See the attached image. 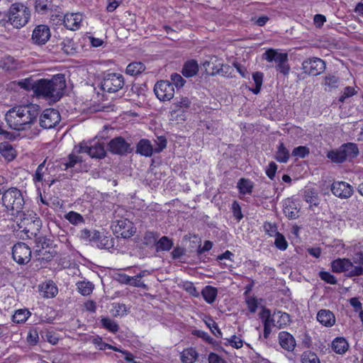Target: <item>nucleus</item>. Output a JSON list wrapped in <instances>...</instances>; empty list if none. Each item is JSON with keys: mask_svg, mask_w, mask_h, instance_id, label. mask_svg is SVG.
<instances>
[{"mask_svg": "<svg viewBox=\"0 0 363 363\" xmlns=\"http://www.w3.org/2000/svg\"><path fill=\"white\" fill-rule=\"evenodd\" d=\"M40 111V106L37 104L17 106L7 111L5 120L11 129L25 130L36 121Z\"/></svg>", "mask_w": 363, "mask_h": 363, "instance_id": "f257e3e1", "label": "nucleus"}, {"mask_svg": "<svg viewBox=\"0 0 363 363\" xmlns=\"http://www.w3.org/2000/svg\"><path fill=\"white\" fill-rule=\"evenodd\" d=\"M2 204L8 211H11L12 215L16 214L21 218L19 228L24 225H35L38 230L41 227V220L38 218H28L27 215L22 211L25 201L21 191L15 187L9 188L2 193Z\"/></svg>", "mask_w": 363, "mask_h": 363, "instance_id": "f03ea898", "label": "nucleus"}, {"mask_svg": "<svg viewBox=\"0 0 363 363\" xmlns=\"http://www.w3.org/2000/svg\"><path fill=\"white\" fill-rule=\"evenodd\" d=\"M35 87V95L37 97L50 100L52 102L58 101L62 96L66 87L65 75L58 74L53 76L50 79H38Z\"/></svg>", "mask_w": 363, "mask_h": 363, "instance_id": "7ed1b4c3", "label": "nucleus"}, {"mask_svg": "<svg viewBox=\"0 0 363 363\" xmlns=\"http://www.w3.org/2000/svg\"><path fill=\"white\" fill-rule=\"evenodd\" d=\"M40 228V227L39 228ZM40 229L37 230L35 225H27L23 230V232L27 234L28 237H30L28 233H30L31 235H34L35 237V253L36 255L38 256V259H43L45 261H50L54 257L53 252H48V255L47 257H45V254L44 253V250L47 248H50L52 245V240L46 237L39 235L37 236V233L35 231H39Z\"/></svg>", "mask_w": 363, "mask_h": 363, "instance_id": "20e7f679", "label": "nucleus"}, {"mask_svg": "<svg viewBox=\"0 0 363 363\" xmlns=\"http://www.w3.org/2000/svg\"><path fill=\"white\" fill-rule=\"evenodd\" d=\"M7 22L13 28H21L26 26L30 18V9L21 4H13L9 9Z\"/></svg>", "mask_w": 363, "mask_h": 363, "instance_id": "39448f33", "label": "nucleus"}, {"mask_svg": "<svg viewBox=\"0 0 363 363\" xmlns=\"http://www.w3.org/2000/svg\"><path fill=\"white\" fill-rule=\"evenodd\" d=\"M263 57L268 62L276 63L275 69L277 72L286 76L290 71V66L288 63L289 57L286 52H279L277 50L268 49L263 54Z\"/></svg>", "mask_w": 363, "mask_h": 363, "instance_id": "423d86ee", "label": "nucleus"}, {"mask_svg": "<svg viewBox=\"0 0 363 363\" xmlns=\"http://www.w3.org/2000/svg\"><path fill=\"white\" fill-rule=\"evenodd\" d=\"M35 12L40 15H50V20L55 21V18L62 20V12L61 8L54 3L53 0H33Z\"/></svg>", "mask_w": 363, "mask_h": 363, "instance_id": "0eeeda50", "label": "nucleus"}, {"mask_svg": "<svg viewBox=\"0 0 363 363\" xmlns=\"http://www.w3.org/2000/svg\"><path fill=\"white\" fill-rule=\"evenodd\" d=\"M331 267L333 272H345L349 277H357L363 274L362 267H354L353 262L347 258H338L331 262Z\"/></svg>", "mask_w": 363, "mask_h": 363, "instance_id": "6e6552de", "label": "nucleus"}, {"mask_svg": "<svg viewBox=\"0 0 363 363\" xmlns=\"http://www.w3.org/2000/svg\"><path fill=\"white\" fill-rule=\"evenodd\" d=\"M124 77L118 73H108L105 75L101 84V89L108 93H116L124 86Z\"/></svg>", "mask_w": 363, "mask_h": 363, "instance_id": "1a4fd4ad", "label": "nucleus"}, {"mask_svg": "<svg viewBox=\"0 0 363 363\" xmlns=\"http://www.w3.org/2000/svg\"><path fill=\"white\" fill-rule=\"evenodd\" d=\"M263 302L264 300L262 298L257 299L255 297H251V313H255L259 306L261 307L259 316L264 325V337L267 339L271 333L269 328L271 313L269 309L263 306Z\"/></svg>", "mask_w": 363, "mask_h": 363, "instance_id": "9d476101", "label": "nucleus"}, {"mask_svg": "<svg viewBox=\"0 0 363 363\" xmlns=\"http://www.w3.org/2000/svg\"><path fill=\"white\" fill-rule=\"evenodd\" d=\"M303 73L311 76H318L325 69V62L319 57H311L302 62Z\"/></svg>", "mask_w": 363, "mask_h": 363, "instance_id": "9b49d317", "label": "nucleus"}, {"mask_svg": "<svg viewBox=\"0 0 363 363\" xmlns=\"http://www.w3.org/2000/svg\"><path fill=\"white\" fill-rule=\"evenodd\" d=\"M154 92L159 100L169 101L174 97V88L170 81L161 80L155 84Z\"/></svg>", "mask_w": 363, "mask_h": 363, "instance_id": "f8f14e48", "label": "nucleus"}, {"mask_svg": "<svg viewBox=\"0 0 363 363\" xmlns=\"http://www.w3.org/2000/svg\"><path fill=\"white\" fill-rule=\"evenodd\" d=\"M61 120L59 111L54 108H47L40 116V125L45 129H50L57 125Z\"/></svg>", "mask_w": 363, "mask_h": 363, "instance_id": "ddd939ff", "label": "nucleus"}, {"mask_svg": "<svg viewBox=\"0 0 363 363\" xmlns=\"http://www.w3.org/2000/svg\"><path fill=\"white\" fill-rule=\"evenodd\" d=\"M113 228V230L117 235V237L125 239L132 237L136 232L134 224L127 218L116 220Z\"/></svg>", "mask_w": 363, "mask_h": 363, "instance_id": "4468645a", "label": "nucleus"}, {"mask_svg": "<svg viewBox=\"0 0 363 363\" xmlns=\"http://www.w3.org/2000/svg\"><path fill=\"white\" fill-rule=\"evenodd\" d=\"M12 257L18 264H26L30 260L31 250L26 243L18 242L12 248Z\"/></svg>", "mask_w": 363, "mask_h": 363, "instance_id": "2eb2a0df", "label": "nucleus"}, {"mask_svg": "<svg viewBox=\"0 0 363 363\" xmlns=\"http://www.w3.org/2000/svg\"><path fill=\"white\" fill-rule=\"evenodd\" d=\"M108 150L114 155H126L132 152L133 147L123 137L118 136L109 141Z\"/></svg>", "mask_w": 363, "mask_h": 363, "instance_id": "dca6fc26", "label": "nucleus"}, {"mask_svg": "<svg viewBox=\"0 0 363 363\" xmlns=\"http://www.w3.org/2000/svg\"><path fill=\"white\" fill-rule=\"evenodd\" d=\"M202 66L205 69V72L211 76L216 74L224 76L226 72H224L223 68H228V66L223 65L216 56L209 57L208 60L203 62Z\"/></svg>", "mask_w": 363, "mask_h": 363, "instance_id": "f3484780", "label": "nucleus"}, {"mask_svg": "<svg viewBox=\"0 0 363 363\" xmlns=\"http://www.w3.org/2000/svg\"><path fill=\"white\" fill-rule=\"evenodd\" d=\"M333 194L340 199H345L353 194V187L348 183L342 181H335L330 186Z\"/></svg>", "mask_w": 363, "mask_h": 363, "instance_id": "a211bd4d", "label": "nucleus"}, {"mask_svg": "<svg viewBox=\"0 0 363 363\" xmlns=\"http://www.w3.org/2000/svg\"><path fill=\"white\" fill-rule=\"evenodd\" d=\"M50 37V29L46 25H38L33 30L32 40L35 45H45Z\"/></svg>", "mask_w": 363, "mask_h": 363, "instance_id": "6ab92c4d", "label": "nucleus"}, {"mask_svg": "<svg viewBox=\"0 0 363 363\" xmlns=\"http://www.w3.org/2000/svg\"><path fill=\"white\" fill-rule=\"evenodd\" d=\"M57 20V23L60 21H63L65 26L72 30H77L80 23L82 21V16L79 13H67L65 15L62 14V20L59 18H56Z\"/></svg>", "mask_w": 363, "mask_h": 363, "instance_id": "aec40b11", "label": "nucleus"}, {"mask_svg": "<svg viewBox=\"0 0 363 363\" xmlns=\"http://www.w3.org/2000/svg\"><path fill=\"white\" fill-rule=\"evenodd\" d=\"M279 342L285 350L293 351L296 347V340L292 335L286 331H281L279 334Z\"/></svg>", "mask_w": 363, "mask_h": 363, "instance_id": "412c9836", "label": "nucleus"}, {"mask_svg": "<svg viewBox=\"0 0 363 363\" xmlns=\"http://www.w3.org/2000/svg\"><path fill=\"white\" fill-rule=\"evenodd\" d=\"M155 152L151 142L148 139H141L136 145L135 153L142 156L151 157Z\"/></svg>", "mask_w": 363, "mask_h": 363, "instance_id": "4be33fe9", "label": "nucleus"}, {"mask_svg": "<svg viewBox=\"0 0 363 363\" xmlns=\"http://www.w3.org/2000/svg\"><path fill=\"white\" fill-rule=\"evenodd\" d=\"M340 148L343 152V155H345V161L347 160L350 161L357 157L359 154L357 145L354 143H344L340 146Z\"/></svg>", "mask_w": 363, "mask_h": 363, "instance_id": "5701e85b", "label": "nucleus"}, {"mask_svg": "<svg viewBox=\"0 0 363 363\" xmlns=\"http://www.w3.org/2000/svg\"><path fill=\"white\" fill-rule=\"evenodd\" d=\"M317 320L326 327H331L335 323L334 314L329 310L322 309L317 314Z\"/></svg>", "mask_w": 363, "mask_h": 363, "instance_id": "b1692460", "label": "nucleus"}, {"mask_svg": "<svg viewBox=\"0 0 363 363\" xmlns=\"http://www.w3.org/2000/svg\"><path fill=\"white\" fill-rule=\"evenodd\" d=\"M57 48L55 52L62 50L66 55H72L76 52V47L72 39H64L56 45Z\"/></svg>", "mask_w": 363, "mask_h": 363, "instance_id": "393cba45", "label": "nucleus"}, {"mask_svg": "<svg viewBox=\"0 0 363 363\" xmlns=\"http://www.w3.org/2000/svg\"><path fill=\"white\" fill-rule=\"evenodd\" d=\"M199 72V65L196 60H191L186 62L183 66L182 73L185 77H192Z\"/></svg>", "mask_w": 363, "mask_h": 363, "instance_id": "a878e982", "label": "nucleus"}, {"mask_svg": "<svg viewBox=\"0 0 363 363\" xmlns=\"http://www.w3.org/2000/svg\"><path fill=\"white\" fill-rule=\"evenodd\" d=\"M349 345L343 337H336L332 342V348L337 354H344L348 350Z\"/></svg>", "mask_w": 363, "mask_h": 363, "instance_id": "bb28decb", "label": "nucleus"}, {"mask_svg": "<svg viewBox=\"0 0 363 363\" xmlns=\"http://www.w3.org/2000/svg\"><path fill=\"white\" fill-rule=\"evenodd\" d=\"M217 289L212 286H206L201 291V295L208 303H213L217 297Z\"/></svg>", "mask_w": 363, "mask_h": 363, "instance_id": "cd10ccee", "label": "nucleus"}, {"mask_svg": "<svg viewBox=\"0 0 363 363\" xmlns=\"http://www.w3.org/2000/svg\"><path fill=\"white\" fill-rule=\"evenodd\" d=\"M290 154L288 149L283 143H280L277 147V151L275 155V160L281 163H286L289 159Z\"/></svg>", "mask_w": 363, "mask_h": 363, "instance_id": "c85d7f7f", "label": "nucleus"}, {"mask_svg": "<svg viewBox=\"0 0 363 363\" xmlns=\"http://www.w3.org/2000/svg\"><path fill=\"white\" fill-rule=\"evenodd\" d=\"M145 69V66L140 62H133L130 63L125 69L126 74L130 76H136L141 74Z\"/></svg>", "mask_w": 363, "mask_h": 363, "instance_id": "c756f323", "label": "nucleus"}, {"mask_svg": "<svg viewBox=\"0 0 363 363\" xmlns=\"http://www.w3.org/2000/svg\"><path fill=\"white\" fill-rule=\"evenodd\" d=\"M89 156L96 158H103L106 156V151L102 143L99 142L90 145Z\"/></svg>", "mask_w": 363, "mask_h": 363, "instance_id": "7c9ffc66", "label": "nucleus"}, {"mask_svg": "<svg viewBox=\"0 0 363 363\" xmlns=\"http://www.w3.org/2000/svg\"><path fill=\"white\" fill-rule=\"evenodd\" d=\"M76 285L78 292L84 296L91 294L94 289V285L89 281H78Z\"/></svg>", "mask_w": 363, "mask_h": 363, "instance_id": "2f4dec72", "label": "nucleus"}, {"mask_svg": "<svg viewBox=\"0 0 363 363\" xmlns=\"http://www.w3.org/2000/svg\"><path fill=\"white\" fill-rule=\"evenodd\" d=\"M304 200L310 204V208L319 205L320 199L315 190L308 189L304 192Z\"/></svg>", "mask_w": 363, "mask_h": 363, "instance_id": "473e14b6", "label": "nucleus"}, {"mask_svg": "<svg viewBox=\"0 0 363 363\" xmlns=\"http://www.w3.org/2000/svg\"><path fill=\"white\" fill-rule=\"evenodd\" d=\"M327 157L333 162L341 164L345 162V155L340 147L335 150H332L327 153Z\"/></svg>", "mask_w": 363, "mask_h": 363, "instance_id": "72a5a7b5", "label": "nucleus"}, {"mask_svg": "<svg viewBox=\"0 0 363 363\" xmlns=\"http://www.w3.org/2000/svg\"><path fill=\"white\" fill-rule=\"evenodd\" d=\"M197 359V352L194 348H188L181 353L183 363H194Z\"/></svg>", "mask_w": 363, "mask_h": 363, "instance_id": "f704fd0d", "label": "nucleus"}, {"mask_svg": "<svg viewBox=\"0 0 363 363\" xmlns=\"http://www.w3.org/2000/svg\"><path fill=\"white\" fill-rule=\"evenodd\" d=\"M79 238L84 241L94 242L99 238V232L97 230L91 231L86 228L80 231Z\"/></svg>", "mask_w": 363, "mask_h": 363, "instance_id": "c9c22d12", "label": "nucleus"}, {"mask_svg": "<svg viewBox=\"0 0 363 363\" xmlns=\"http://www.w3.org/2000/svg\"><path fill=\"white\" fill-rule=\"evenodd\" d=\"M30 314L28 309H18L13 315L12 320L16 323H23L28 320Z\"/></svg>", "mask_w": 363, "mask_h": 363, "instance_id": "e433bc0d", "label": "nucleus"}, {"mask_svg": "<svg viewBox=\"0 0 363 363\" xmlns=\"http://www.w3.org/2000/svg\"><path fill=\"white\" fill-rule=\"evenodd\" d=\"M173 245V242L167 236L162 237L156 243V250L159 251H169Z\"/></svg>", "mask_w": 363, "mask_h": 363, "instance_id": "4c0bfd02", "label": "nucleus"}, {"mask_svg": "<svg viewBox=\"0 0 363 363\" xmlns=\"http://www.w3.org/2000/svg\"><path fill=\"white\" fill-rule=\"evenodd\" d=\"M92 343L100 350H105L106 349L112 350L116 352H120L121 349L104 342L102 338L96 336L92 339Z\"/></svg>", "mask_w": 363, "mask_h": 363, "instance_id": "58836bf2", "label": "nucleus"}, {"mask_svg": "<svg viewBox=\"0 0 363 363\" xmlns=\"http://www.w3.org/2000/svg\"><path fill=\"white\" fill-rule=\"evenodd\" d=\"M101 323L103 328L111 333H115L119 330V326L116 322L108 317L102 318L101 320Z\"/></svg>", "mask_w": 363, "mask_h": 363, "instance_id": "ea45409f", "label": "nucleus"}, {"mask_svg": "<svg viewBox=\"0 0 363 363\" xmlns=\"http://www.w3.org/2000/svg\"><path fill=\"white\" fill-rule=\"evenodd\" d=\"M263 77H264V74L262 72H256L252 73V79L255 84V88H251V91L253 94H257L259 93L262 85Z\"/></svg>", "mask_w": 363, "mask_h": 363, "instance_id": "a19ab883", "label": "nucleus"}, {"mask_svg": "<svg viewBox=\"0 0 363 363\" xmlns=\"http://www.w3.org/2000/svg\"><path fill=\"white\" fill-rule=\"evenodd\" d=\"M18 84L21 88L26 91H33L35 94V86H36L37 80H34L31 78H26L18 81Z\"/></svg>", "mask_w": 363, "mask_h": 363, "instance_id": "79ce46f5", "label": "nucleus"}, {"mask_svg": "<svg viewBox=\"0 0 363 363\" xmlns=\"http://www.w3.org/2000/svg\"><path fill=\"white\" fill-rule=\"evenodd\" d=\"M65 218L73 225H78L84 222L83 216L75 211H69L65 215Z\"/></svg>", "mask_w": 363, "mask_h": 363, "instance_id": "37998d69", "label": "nucleus"}, {"mask_svg": "<svg viewBox=\"0 0 363 363\" xmlns=\"http://www.w3.org/2000/svg\"><path fill=\"white\" fill-rule=\"evenodd\" d=\"M43 290L46 298L55 297L58 292L57 287L52 282H48L43 286Z\"/></svg>", "mask_w": 363, "mask_h": 363, "instance_id": "c03bdc74", "label": "nucleus"}, {"mask_svg": "<svg viewBox=\"0 0 363 363\" xmlns=\"http://www.w3.org/2000/svg\"><path fill=\"white\" fill-rule=\"evenodd\" d=\"M39 333L37 329H30L26 337L28 345L30 346H35L39 342Z\"/></svg>", "mask_w": 363, "mask_h": 363, "instance_id": "a18cd8bd", "label": "nucleus"}, {"mask_svg": "<svg viewBox=\"0 0 363 363\" xmlns=\"http://www.w3.org/2000/svg\"><path fill=\"white\" fill-rule=\"evenodd\" d=\"M310 154V150L306 146H298L294 148L291 155L296 158H305Z\"/></svg>", "mask_w": 363, "mask_h": 363, "instance_id": "49530a36", "label": "nucleus"}, {"mask_svg": "<svg viewBox=\"0 0 363 363\" xmlns=\"http://www.w3.org/2000/svg\"><path fill=\"white\" fill-rule=\"evenodd\" d=\"M301 363H320L318 356L312 352H303L301 357Z\"/></svg>", "mask_w": 363, "mask_h": 363, "instance_id": "de8ad7c7", "label": "nucleus"}, {"mask_svg": "<svg viewBox=\"0 0 363 363\" xmlns=\"http://www.w3.org/2000/svg\"><path fill=\"white\" fill-rule=\"evenodd\" d=\"M191 104L190 100L187 97H182L172 104V109L173 111H176L177 108H187L189 107Z\"/></svg>", "mask_w": 363, "mask_h": 363, "instance_id": "09e8293b", "label": "nucleus"}, {"mask_svg": "<svg viewBox=\"0 0 363 363\" xmlns=\"http://www.w3.org/2000/svg\"><path fill=\"white\" fill-rule=\"evenodd\" d=\"M284 213L289 219H296L298 216V211L294 204L286 205L284 208Z\"/></svg>", "mask_w": 363, "mask_h": 363, "instance_id": "8fccbe9b", "label": "nucleus"}, {"mask_svg": "<svg viewBox=\"0 0 363 363\" xmlns=\"http://www.w3.org/2000/svg\"><path fill=\"white\" fill-rule=\"evenodd\" d=\"M82 162L81 158L74 154H69L68 156V160L62 162V164L65 166V169H67L68 168H72L74 167L76 164Z\"/></svg>", "mask_w": 363, "mask_h": 363, "instance_id": "3c124183", "label": "nucleus"}, {"mask_svg": "<svg viewBox=\"0 0 363 363\" xmlns=\"http://www.w3.org/2000/svg\"><path fill=\"white\" fill-rule=\"evenodd\" d=\"M274 245L281 250H285L288 247V244L284 236L279 233H276Z\"/></svg>", "mask_w": 363, "mask_h": 363, "instance_id": "603ef678", "label": "nucleus"}, {"mask_svg": "<svg viewBox=\"0 0 363 363\" xmlns=\"http://www.w3.org/2000/svg\"><path fill=\"white\" fill-rule=\"evenodd\" d=\"M206 324L215 336L222 337V332L219 329L218 324L213 319L209 318L206 321Z\"/></svg>", "mask_w": 363, "mask_h": 363, "instance_id": "864d4df0", "label": "nucleus"}, {"mask_svg": "<svg viewBox=\"0 0 363 363\" xmlns=\"http://www.w3.org/2000/svg\"><path fill=\"white\" fill-rule=\"evenodd\" d=\"M97 247L100 249H108L112 246L110 240L105 236H101L99 234V238L94 242Z\"/></svg>", "mask_w": 363, "mask_h": 363, "instance_id": "5fc2aeb1", "label": "nucleus"}, {"mask_svg": "<svg viewBox=\"0 0 363 363\" xmlns=\"http://www.w3.org/2000/svg\"><path fill=\"white\" fill-rule=\"evenodd\" d=\"M157 236L153 232L147 231L143 238V244L147 246L156 245Z\"/></svg>", "mask_w": 363, "mask_h": 363, "instance_id": "6e6d98bb", "label": "nucleus"}, {"mask_svg": "<svg viewBox=\"0 0 363 363\" xmlns=\"http://www.w3.org/2000/svg\"><path fill=\"white\" fill-rule=\"evenodd\" d=\"M340 82L339 77L335 75H327L324 78V84L330 88H337Z\"/></svg>", "mask_w": 363, "mask_h": 363, "instance_id": "4d7b16f0", "label": "nucleus"}, {"mask_svg": "<svg viewBox=\"0 0 363 363\" xmlns=\"http://www.w3.org/2000/svg\"><path fill=\"white\" fill-rule=\"evenodd\" d=\"M170 82L173 84L174 87L176 86L177 88L182 87L186 82L185 79L177 73L172 74L170 77Z\"/></svg>", "mask_w": 363, "mask_h": 363, "instance_id": "13d9d810", "label": "nucleus"}, {"mask_svg": "<svg viewBox=\"0 0 363 363\" xmlns=\"http://www.w3.org/2000/svg\"><path fill=\"white\" fill-rule=\"evenodd\" d=\"M42 337L53 345H56L59 341V337L54 331H46L44 335H42Z\"/></svg>", "mask_w": 363, "mask_h": 363, "instance_id": "bf43d9fd", "label": "nucleus"}, {"mask_svg": "<svg viewBox=\"0 0 363 363\" xmlns=\"http://www.w3.org/2000/svg\"><path fill=\"white\" fill-rule=\"evenodd\" d=\"M156 147L154 148L155 153L161 152L164 149L166 148L167 141L164 136H159L155 140Z\"/></svg>", "mask_w": 363, "mask_h": 363, "instance_id": "052dcab7", "label": "nucleus"}, {"mask_svg": "<svg viewBox=\"0 0 363 363\" xmlns=\"http://www.w3.org/2000/svg\"><path fill=\"white\" fill-rule=\"evenodd\" d=\"M319 277L322 280H323L324 281H325L328 284H337V279H336L335 277L328 272H324V271L320 272Z\"/></svg>", "mask_w": 363, "mask_h": 363, "instance_id": "680f3d73", "label": "nucleus"}, {"mask_svg": "<svg viewBox=\"0 0 363 363\" xmlns=\"http://www.w3.org/2000/svg\"><path fill=\"white\" fill-rule=\"evenodd\" d=\"M45 161L40 164L35 171L33 180L35 182H40L43 179V175L46 169H45Z\"/></svg>", "mask_w": 363, "mask_h": 363, "instance_id": "e2e57ef3", "label": "nucleus"}, {"mask_svg": "<svg viewBox=\"0 0 363 363\" xmlns=\"http://www.w3.org/2000/svg\"><path fill=\"white\" fill-rule=\"evenodd\" d=\"M225 342L224 343L225 345H231L235 348H240L242 347V341L240 338L238 337L236 335H232L230 338H225Z\"/></svg>", "mask_w": 363, "mask_h": 363, "instance_id": "0e129e2a", "label": "nucleus"}, {"mask_svg": "<svg viewBox=\"0 0 363 363\" xmlns=\"http://www.w3.org/2000/svg\"><path fill=\"white\" fill-rule=\"evenodd\" d=\"M238 188L241 194L250 193V183L247 179H240L238 183Z\"/></svg>", "mask_w": 363, "mask_h": 363, "instance_id": "69168bd1", "label": "nucleus"}, {"mask_svg": "<svg viewBox=\"0 0 363 363\" xmlns=\"http://www.w3.org/2000/svg\"><path fill=\"white\" fill-rule=\"evenodd\" d=\"M269 20V18L267 16H262L259 17H257L256 16H254L251 17V21L253 22V25H255L257 26H264Z\"/></svg>", "mask_w": 363, "mask_h": 363, "instance_id": "338daca9", "label": "nucleus"}, {"mask_svg": "<svg viewBox=\"0 0 363 363\" xmlns=\"http://www.w3.org/2000/svg\"><path fill=\"white\" fill-rule=\"evenodd\" d=\"M3 66L7 69H13L16 67V60L10 55L5 56L3 60Z\"/></svg>", "mask_w": 363, "mask_h": 363, "instance_id": "774afa93", "label": "nucleus"}]
</instances>
